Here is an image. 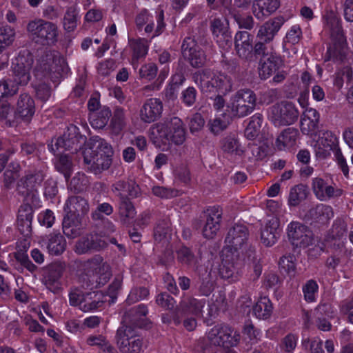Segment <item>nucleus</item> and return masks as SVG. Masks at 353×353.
<instances>
[{"label":"nucleus","mask_w":353,"mask_h":353,"mask_svg":"<svg viewBox=\"0 0 353 353\" xmlns=\"http://www.w3.org/2000/svg\"><path fill=\"white\" fill-rule=\"evenodd\" d=\"M150 138L157 146L181 145L186 139L187 131L183 121L178 117L168 116L150 129Z\"/></svg>","instance_id":"nucleus-1"},{"label":"nucleus","mask_w":353,"mask_h":353,"mask_svg":"<svg viewBox=\"0 0 353 353\" xmlns=\"http://www.w3.org/2000/svg\"><path fill=\"white\" fill-rule=\"evenodd\" d=\"M34 62L33 56L28 51L21 52L12 62L13 80L0 81V101L5 97H12L19 90V85H25L30 80V70Z\"/></svg>","instance_id":"nucleus-2"},{"label":"nucleus","mask_w":353,"mask_h":353,"mask_svg":"<svg viewBox=\"0 0 353 353\" xmlns=\"http://www.w3.org/2000/svg\"><path fill=\"white\" fill-rule=\"evenodd\" d=\"M113 154L111 145L103 139L96 137L92 145L82 152L85 169L94 174H101L112 165Z\"/></svg>","instance_id":"nucleus-3"},{"label":"nucleus","mask_w":353,"mask_h":353,"mask_svg":"<svg viewBox=\"0 0 353 353\" xmlns=\"http://www.w3.org/2000/svg\"><path fill=\"white\" fill-rule=\"evenodd\" d=\"M194 82L205 92H218L225 95L232 90L230 77L222 72H215L210 69L199 70L193 74Z\"/></svg>","instance_id":"nucleus-4"},{"label":"nucleus","mask_w":353,"mask_h":353,"mask_svg":"<svg viewBox=\"0 0 353 353\" xmlns=\"http://www.w3.org/2000/svg\"><path fill=\"white\" fill-rule=\"evenodd\" d=\"M68 71V65L63 57L53 52H46L38 59L34 69L37 79L50 78L55 81Z\"/></svg>","instance_id":"nucleus-5"},{"label":"nucleus","mask_w":353,"mask_h":353,"mask_svg":"<svg viewBox=\"0 0 353 353\" xmlns=\"http://www.w3.org/2000/svg\"><path fill=\"white\" fill-rule=\"evenodd\" d=\"M26 30L30 39L37 45L51 46L58 41L59 29L52 22L34 19L28 22Z\"/></svg>","instance_id":"nucleus-6"},{"label":"nucleus","mask_w":353,"mask_h":353,"mask_svg":"<svg viewBox=\"0 0 353 353\" xmlns=\"http://www.w3.org/2000/svg\"><path fill=\"white\" fill-rule=\"evenodd\" d=\"M115 343L121 353H141L145 347L143 338L134 327L125 324L117 329Z\"/></svg>","instance_id":"nucleus-7"},{"label":"nucleus","mask_w":353,"mask_h":353,"mask_svg":"<svg viewBox=\"0 0 353 353\" xmlns=\"http://www.w3.org/2000/svg\"><path fill=\"white\" fill-rule=\"evenodd\" d=\"M256 101V94L252 90H240L231 97L227 105V111L231 117H244L253 112Z\"/></svg>","instance_id":"nucleus-8"},{"label":"nucleus","mask_w":353,"mask_h":353,"mask_svg":"<svg viewBox=\"0 0 353 353\" xmlns=\"http://www.w3.org/2000/svg\"><path fill=\"white\" fill-rule=\"evenodd\" d=\"M239 339V334L235 332L232 335V330L230 326L224 324L216 325L207 333L205 349L233 347L237 345Z\"/></svg>","instance_id":"nucleus-9"},{"label":"nucleus","mask_w":353,"mask_h":353,"mask_svg":"<svg viewBox=\"0 0 353 353\" xmlns=\"http://www.w3.org/2000/svg\"><path fill=\"white\" fill-rule=\"evenodd\" d=\"M299 117V111L292 102L283 101L270 108L269 118L275 126L294 123Z\"/></svg>","instance_id":"nucleus-10"},{"label":"nucleus","mask_w":353,"mask_h":353,"mask_svg":"<svg viewBox=\"0 0 353 353\" xmlns=\"http://www.w3.org/2000/svg\"><path fill=\"white\" fill-rule=\"evenodd\" d=\"M85 137L81 135L79 128L74 125H70L61 137L56 139L55 143L49 145L50 151L56 154L60 148L77 152L85 142Z\"/></svg>","instance_id":"nucleus-11"},{"label":"nucleus","mask_w":353,"mask_h":353,"mask_svg":"<svg viewBox=\"0 0 353 353\" xmlns=\"http://www.w3.org/2000/svg\"><path fill=\"white\" fill-rule=\"evenodd\" d=\"M332 43L327 48L325 55V61H332L342 63L346 59L348 49L343 30L339 26L332 29L331 32Z\"/></svg>","instance_id":"nucleus-12"},{"label":"nucleus","mask_w":353,"mask_h":353,"mask_svg":"<svg viewBox=\"0 0 353 353\" xmlns=\"http://www.w3.org/2000/svg\"><path fill=\"white\" fill-rule=\"evenodd\" d=\"M287 234L290 243L296 248H305L314 243L312 231L298 221H292L288 225Z\"/></svg>","instance_id":"nucleus-13"},{"label":"nucleus","mask_w":353,"mask_h":353,"mask_svg":"<svg viewBox=\"0 0 353 353\" xmlns=\"http://www.w3.org/2000/svg\"><path fill=\"white\" fill-rule=\"evenodd\" d=\"M249 238V230L246 225L243 224H235L228 231L225 239V242L230 250H234V252L238 253L241 250L243 253L248 247Z\"/></svg>","instance_id":"nucleus-14"},{"label":"nucleus","mask_w":353,"mask_h":353,"mask_svg":"<svg viewBox=\"0 0 353 353\" xmlns=\"http://www.w3.org/2000/svg\"><path fill=\"white\" fill-rule=\"evenodd\" d=\"M44 178L45 174L43 171H28L18 182L19 193L25 197L31 196L33 199Z\"/></svg>","instance_id":"nucleus-15"},{"label":"nucleus","mask_w":353,"mask_h":353,"mask_svg":"<svg viewBox=\"0 0 353 353\" xmlns=\"http://www.w3.org/2000/svg\"><path fill=\"white\" fill-rule=\"evenodd\" d=\"M243 263L239 258V254L228 251L224 254L219 268L220 276L224 279L234 281L238 279Z\"/></svg>","instance_id":"nucleus-16"},{"label":"nucleus","mask_w":353,"mask_h":353,"mask_svg":"<svg viewBox=\"0 0 353 353\" xmlns=\"http://www.w3.org/2000/svg\"><path fill=\"white\" fill-rule=\"evenodd\" d=\"M210 29L218 46L228 50L232 46V35L226 20L214 18L210 21Z\"/></svg>","instance_id":"nucleus-17"},{"label":"nucleus","mask_w":353,"mask_h":353,"mask_svg":"<svg viewBox=\"0 0 353 353\" xmlns=\"http://www.w3.org/2000/svg\"><path fill=\"white\" fill-rule=\"evenodd\" d=\"M312 189L316 199L321 201L340 197L343 194V190L336 184L321 177L312 179Z\"/></svg>","instance_id":"nucleus-18"},{"label":"nucleus","mask_w":353,"mask_h":353,"mask_svg":"<svg viewBox=\"0 0 353 353\" xmlns=\"http://www.w3.org/2000/svg\"><path fill=\"white\" fill-rule=\"evenodd\" d=\"M108 243L97 233H90L81 236L74 245V252L77 254H85L98 252L105 248Z\"/></svg>","instance_id":"nucleus-19"},{"label":"nucleus","mask_w":353,"mask_h":353,"mask_svg":"<svg viewBox=\"0 0 353 353\" xmlns=\"http://www.w3.org/2000/svg\"><path fill=\"white\" fill-rule=\"evenodd\" d=\"M223 210L219 206H212L204 212L205 219L202 233L206 239H213L220 229Z\"/></svg>","instance_id":"nucleus-20"},{"label":"nucleus","mask_w":353,"mask_h":353,"mask_svg":"<svg viewBox=\"0 0 353 353\" xmlns=\"http://www.w3.org/2000/svg\"><path fill=\"white\" fill-rule=\"evenodd\" d=\"M85 266L92 270L97 285L103 286L112 276L110 266L100 255H95L85 262Z\"/></svg>","instance_id":"nucleus-21"},{"label":"nucleus","mask_w":353,"mask_h":353,"mask_svg":"<svg viewBox=\"0 0 353 353\" xmlns=\"http://www.w3.org/2000/svg\"><path fill=\"white\" fill-rule=\"evenodd\" d=\"M334 216L333 209L330 205L319 203L311 207L304 215L305 221L310 224L324 225Z\"/></svg>","instance_id":"nucleus-22"},{"label":"nucleus","mask_w":353,"mask_h":353,"mask_svg":"<svg viewBox=\"0 0 353 353\" xmlns=\"http://www.w3.org/2000/svg\"><path fill=\"white\" fill-rule=\"evenodd\" d=\"M253 36L247 31H239L234 37V47L237 55L246 61L253 58Z\"/></svg>","instance_id":"nucleus-23"},{"label":"nucleus","mask_w":353,"mask_h":353,"mask_svg":"<svg viewBox=\"0 0 353 353\" xmlns=\"http://www.w3.org/2000/svg\"><path fill=\"white\" fill-rule=\"evenodd\" d=\"M284 22L285 19L282 16H279L267 21L259 27L256 36V39L265 41V43H272Z\"/></svg>","instance_id":"nucleus-24"},{"label":"nucleus","mask_w":353,"mask_h":353,"mask_svg":"<svg viewBox=\"0 0 353 353\" xmlns=\"http://www.w3.org/2000/svg\"><path fill=\"white\" fill-rule=\"evenodd\" d=\"M162 101L157 98L147 99L140 110V119L144 123H152L161 117L163 112Z\"/></svg>","instance_id":"nucleus-25"},{"label":"nucleus","mask_w":353,"mask_h":353,"mask_svg":"<svg viewBox=\"0 0 353 353\" xmlns=\"http://www.w3.org/2000/svg\"><path fill=\"white\" fill-rule=\"evenodd\" d=\"M63 272V266L57 263L50 265L44 272L42 282L54 294L58 293L61 288L60 279Z\"/></svg>","instance_id":"nucleus-26"},{"label":"nucleus","mask_w":353,"mask_h":353,"mask_svg":"<svg viewBox=\"0 0 353 353\" xmlns=\"http://www.w3.org/2000/svg\"><path fill=\"white\" fill-rule=\"evenodd\" d=\"M34 112V99L27 93L21 94L17 103L15 117L21 118L25 122H29Z\"/></svg>","instance_id":"nucleus-27"},{"label":"nucleus","mask_w":353,"mask_h":353,"mask_svg":"<svg viewBox=\"0 0 353 353\" xmlns=\"http://www.w3.org/2000/svg\"><path fill=\"white\" fill-rule=\"evenodd\" d=\"M279 236V221L276 217H272L261 229V242L264 245L271 247L276 243Z\"/></svg>","instance_id":"nucleus-28"},{"label":"nucleus","mask_w":353,"mask_h":353,"mask_svg":"<svg viewBox=\"0 0 353 353\" xmlns=\"http://www.w3.org/2000/svg\"><path fill=\"white\" fill-rule=\"evenodd\" d=\"M82 217L78 215L65 214L63 219V234L70 239L79 236L83 231Z\"/></svg>","instance_id":"nucleus-29"},{"label":"nucleus","mask_w":353,"mask_h":353,"mask_svg":"<svg viewBox=\"0 0 353 353\" xmlns=\"http://www.w3.org/2000/svg\"><path fill=\"white\" fill-rule=\"evenodd\" d=\"M320 115L318 111L312 108H306L301 120V130L304 134H315L319 123Z\"/></svg>","instance_id":"nucleus-30"},{"label":"nucleus","mask_w":353,"mask_h":353,"mask_svg":"<svg viewBox=\"0 0 353 353\" xmlns=\"http://www.w3.org/2000/svg\"><path fill=\"white\" fill-rule=\"evenodd\" d=\"M64 211L65 214L78 215L81 217L89 211L88 201L81 196H70L65 204Z\"/></svg>","instance_id":"nucleus-31"},{"label":"nucleus","mask_w":353,"mask_h":353,"mask_svg":"<svg viewBox=\"0 0 353 353\" xmlns=\"http://www.w3.org/2000/svg\"><path fill=\"white\" fill-rule=\"evenodd\" d=\"M282 65L281 57L277 54H272L268 57L259 61V74L262 79L269 78Z\"/></svg>","instance_id":"nucleus-32"},{"label":"nucleus","mask_w":353,"mask_h":353,"mask_svg":"<svg viewBox=\"0 0 353 353\" xmlns=\"http://www.w3.org/2000/svg\"><path fill=\"white\" fill-rule=\"evenodd\" d=\"M148 312L147 306L144 304H139L133 307L125 313L122 324L128 325L132 324L137 327H141L143 325L141 321L146 316Z\"/></svg>","instance_id":"nucleus-33"},{"label":"nucleus","mask_w":353,"mask_h":353,"mask_svg":"<svg viewBox=\"0 0 353 353\" xmlns=\"http://www.w3.org/2000/svg\"><path fill=\"white\" fill-rule=\"evenodd\" d=\"M278 0H254L252 5V10L254 16L262 19L275 12L279 7Z\"/></svg>","instance_id":"nucleus-34"},{"label":"nucleus","mask_w":353,"mask_h":353,"mask_svg":"<svg viewBox=\"0 0 353 353\" xmlns=\"http://www.w3.org/2000/svg\"><path fill=\"white\" fill-rule=\"evenodd\" d=\"M204 305V300H199L192 296H185L179 303V310L183 314H192L199 317L202 316V309Z\"/></svg>","instance_id":"nucleus-35"},{"label":"nucleus","mask_w":353,"mask_h":353,"mask_svg":"<svg viewBox=\"0 0 353 353\" xmlns=\"http://www.w3.org/2000/svg\"><path fill=\"white\" fill-rule=\"evenodd\" d=\"M103 297V296L101 292H85L79 309L84 312H88L100 308L104 303Z\"/></svg>","instance_id":"nucleus-36"},{"label":"nucleus","mask_w":353,"mask_h":353,"mask_svg":"<svg viewBox=\"0 0 353 353\" xmlns=\"http://www.w3.org/2000/svg\"><path fill=\"white\" fill-rule=\"evenodd\" d=\"M119 214L121 221L125 225H129L136 214L135 208L128 197H121L118 202Z\"/></svg>","instance_id":"nucleus-37"},{"label":"nucleus","mask_w":353,"mask_h":353,"mask_svg":"<svg viewBox=\"0 0 353 353\" xmlns=\"http://www.w3.org/2000/svg\"><path fill=\"white\" fill-rule=\"evenodd\" d=\"M299 131L294 128L284 130L276 140V145L279 150L289 148L295 145Z\"/></svg>","instance_id":"nucleus-38"},{"label":"nucleus","mask_w":353,"mask_h":353,"mask_svg":"<svg viewBox=\"0 0 353 353\" xmlns=\"http://www.w3.org/2000/svg\"><path fill=\"white\" fill-rule=\"evenodd\" d=\"M110 116L111 111L110 108L103 107L97 112H90V123L94 128L102 129L107 125Z\"/></svg>","instance_id":"nucleus-39"},{"label":"nucleus","mask_w":353,"mask_h":353,"mask_svg":"<svg viewBox=\"0 0 353 353\" xmlns=\"http://www.w3.org/2000/svg\"><path fill=\"white\" fill-rule=\"evenodd\" d=\"M127 119L124 110L121 107H116L112 118L110 121V128L114 134H119L125 128Z\"/></svg>","instance_id":"nucleus-40"},{"label":"nucleus","mask_w":353,"mask_h":353,"mask_svg":"<svg viewBox=\"0 0 353 353\" xmlns=\"http://www.w3.org/2000/svg\"><path fill=\"white\" fill-rule=\"evenodd\" d=\"M66 247V241L60 233L50 234L47 248L52 255H59L63 252Z\"/></svg>","instance_id":"nucleus-41"},{"label":"nucleus","mask_w":353,"mask_h":353,"mask_svg":"<svg viewBox=\"0 0 353 353\" xmlns=\"http://www.w3.org/2000/svg\"><path fill=\"white\" fill-rule=\"evenodd\" d=\"M272 304L270 300L264 296L260 298L253 307V313L259 319H267L272 313Z\"/></svg>","instance_id":"nucleus-42"},{"label":"nucleus","mask_w":353,"mask_h":353,"mask_svg":"<svg viewBox=\"0 0 353 353\" xmlns=\"http://www.w3.org/2000/svg\"><path fill=\"white\" fill-rule=\"evenodd\" d=\"M171 223L169 219L159 220L154 228V239L157 242L167 241L171 234Z\"/></svg>","instance_id":"nucleus-43"},{"label":"nucleus","mask_w":353,"mask_h":353,"mask_svg":"<svg viewBox=\"0 0 353 353\" xmlns=\"http://www.w3.org/2000/svg\"><path fill=\"white\" fill-rule=\"evenodd\" d=\"M276 53V52L272 43H265V41L257 40L253 46V57H255L256 59L259 58V61Z\"/></svg>","instance_id":"nucleus-44"},{"label":"nucleus","mask_w":353,"mask_h":353,"mask_svg":"<svg viewBox=\"0 0 353 353\" xmlns=\"http://www.w3.org/2000/svg\"><path fill=\"white\" fill-rule=\"evenodd\" d=\"M129 46L132 51L133 61H137L139 59L144 57L148 53V41L144 39H130Z\"/></svg>","instance_id":"nucleus-45"},{"label":"nucleus","mask_w":353,"mask_h":353,"mask_svg":"<svg viewBox=\"0 0 353 353\" xmlns=\"http://www.w3.org/2000/svg\"><path fill=\"white\" fill-rule=\"evenodd\" d=\"M199 276L201 280L199 291L203 295H210L214 289V279L211 270L206 268L201 269L199 270Z\"/></svg>","instance_id":"nucleus-46"},{"label":"nucleus","mask_w":353,"mask_h":353,"mask_svg":"<svg viewBox=\"0 0 353 353\" xmlns=\"http://www.w3.org/2000/svg\"><path fill=\"white\" fill-rule=\"evenodd\" d=\"M307 196V188L303 184L292 187L289 193L288 203L290 206H297Z\"/></svg>","instance_id":"nucleus-47"},{"label":"nucleus","mask_w":353,"mask_h":353,"mask_svg":"<svg viewBox=\"0 0 353 353\" xmlns=\"http://www.w3.org/2000/svg\"><path fill=\"white\" fill-rule=\"evenodd\" d=\"M135 23L138 30H141L145 26L144 30L146 33H151L154 29L153 17L146 10L141 11L135 18Z\"/></svg>","instance_id":"nucleus-48"},{"label":"nucleus","mask_w":353,"mask_h":353,"mask_svg":"<svg viewBox=\"0 0 353 353\" xmlns=\"http://www.w3.org/2000/svg\"><path fill=\"white\" fill-rule=\"evenodd\" d=\"M263 122V116L261 114H255L251 119L245 130V136L250 140L254 139L259 132Z\"/></svg>","instance_id":"nucleus-49"},{"label":"nucleus","mask_w":353,"mask_h":353,"mask_svg":"<svg viewBox=\"0 0 353 353\" xmlns=\"http://www.w3.org/2000/svg\"><path fill=\"white\" fill-rule=\"evenodd\" d=\"M177 260L189 267L194 268L198 262L197 258L187 247H182L176 251Z\"/></svg>","instance_id":"nucleus-50"},{"label":"nucleus","mask_w":353,"mask_h":353,"mask_svg":"<svg viewBox=\"0 0 353 353\" xmlns=\"http://www.w3.org/2000/svg\"><path fill=\"white\" fill-rule=\"evenodd\" d=\"M317 141L321 145H323V146L330 150L334 151L335 149L339 148L338 147L337 137L331 131H323L321 134L319 135Z\"/></svg>","instance_id":"nucleus-51"},{"label":"nucleus","mask_w":353,"mask_h":353,"mask_svg":"<svg viewBox=\"0 0 353 353\" xmlns=\"http://www.w3.org/2000/svg\"><path fill=\"white\" fill-rule=\"evenodd\" d=\"M77 11L74 7L67 9L63 17V28L68 32L73 31L77 25Z\"/></svg>","instance_id":"nucleus-52"},{"label":"nucleus","mask_w":353,"mask_h":353,"mask_svg":"<svg viewBox=\"0 0 353 353\" xmlns=\"http://www.w3.org/2000/svg\"><path fill=\"white\" fill-rule=\"evenodd\" d=\"M57 170L62 173L66 179L71 176L72 171V163L68 154L61 155L56 163Z\"/></svg>","instance_id":"nucleus-53"},{"label":"nucleus","mask_w":353,"mask_h":353,"mask_svg":"<svg viewBox=\"0 0 353 353\" xmlns=\"http://www.w3.org/2000/svg\"><path fill=\"white\" fill-rule=\"evenodd\" d=\"M222 149L225 152L232 154L241 155L243 152L238 140L232 137H225L223 140Z\"/></svg>","instance_id":"nucleus-54"},{"label":"nucleus","mask_w":353,"mask_h":353,"mask_svg":"<svg viewBox=\"0 0 353 353\" xmlns=\"http://www.w3.org/2000/svg\"><path fill=\"white\" fill-rule=\"evenodd\" d=\"M352 80V69L349 66H345L336 74L334 84L338 89H341L344 82L350 83Z\"/></svg>","instance_id":"nucleus-55"},{"label":"nucleus","mask_w":353,"mask_h":353,"mask_svg":"<svg viewBox=\"0 0 353 353\" xmlns=\"http://www.w3.org/2000/svg\"><path fill=\"white\" fill-rule=\"evenodd\" d=\"M303 292L304 299L307 302H314L316 301V294L319 290V285L317 283L310 279L303 285Z\"/></svg>","instance_id":"nucleus-56"},{"label":"nucleus","mask_w":353,"mask_h":353,"mask_svg":"<svg viewBox=\"0 0 353 353\" xmlns=\"http://www.w3.org/2000/svg\"><path fill=\"white\" fill-rule=\"evenodd\" d=\"M149 295V290L145 287H136L131 290L127 303L132 304L145 299Z\"/></svg>","instance_id":"nucleus-57"},{"label":"nucleus","mask_w":353,"mask_h":353,"mask_svg":"<svg viewBox=\"0 0 353 353\" xmlns=\"http://www.w3.org/2000/svg\"><path fill=\"white\" fill-rule=\"evenodd\" d=\"M15 32L13 28L10 26L0 27V48H5L10 46L14 41Z\"/></svg>","instance_id":"nucleus-58"},{"label":"nucleus","mask_w":353,"mask_h":353,"mask_svg":"<svg viewBox=\"0 0 353 353\" xmlns=\"http://www.w3.org/2000/svg\"><path fill=\"white\" fill-rule=\"evenodd\" d=\"M88 183V180L85 174L78 172L71 180L70 186L76 192L83 191Z\"/></svg>","instance_id":"nucleus-59"},{"label":"nucleus","mask_w":353,"mask_h":353,"mask_svg":"<svg viewBox=\"0 0 353 353\" xmlns=\"http://www.w3.org/2000/svg\"><path fill=\"white\" fill-rule=\"evenodd\" d=\"M185 58L188 59L191 65L194 68L201 67L205 61V54L199 49L192 51L190 56H185Z\"/></svg>","instance_id":"nucleus-60"},{"label":"nucleus","mask_w":353,"mask_h":353,"mask_svg":"<svg viewBox=\"0 0 353 353\" xmlns=\"http://www.w3.org/2000/svg\"><path fill=\"white\" fill-rule=\"evenodd\" d=\"M157 304L166 310H172L176 303L174 299L167 292H161L156 296Z\"/></svg>","instance_id":"nucleus-61"},{"label":"nucleus","mask_w":353,"mask_h":353,"mask_svg":"<svg viewBox=\"0 0 353 353\" xmlns=\"http://www.w3.org/2000/svg\"><path fill=\"white\" fill-rule=\"evenodd\" d=\"M85 294L82 289L78 287L72 288L69 292V303L72 306H78L80 307L82 299Z\"/></svg>","instance_id":"nucleus-62"},{"label":"nucleus","mask_w":353,"mask_h":353,"mask_svg":"<svg viewBox=\"0 0 353 353\" xmlns=\"http://www.w3.org/2000/svg\"><path fill=\"white\" fill-rule=\"evenodd\" d=\"M158 68L156 64L150 63L142 65L139 70L141 78L148 80L153 79L157 74Z\"/></svg>","instance_id":"nucleus-63"},{"label":"nucleus","mask_w":353,"mask_h":353,"mask_svg":"<svg viewBox=\"0 0 353 353\" xmlns=\"http://www.w3.org/2000/svg\"><path fill=\"white\" fill-rule=\"evenodd\" d=\"M302 31L299 25H294L287 32L285 42L294 45L298 43L301 38Z\"/></svg>","instance_id":"nucleus-64"}]
</instances>
